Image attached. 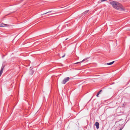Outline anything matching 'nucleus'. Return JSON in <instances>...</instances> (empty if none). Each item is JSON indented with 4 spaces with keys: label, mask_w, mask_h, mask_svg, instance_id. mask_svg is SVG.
I'll return each mask as SVG.
<instances>
[{
    "label": "nucleus",
    "mask_w": 130,
    "mask_h": 130,
    "mask_svg": "<svg viewBox=\"0 0 130 130\" xmlns=\"http://www.w3.org/2000/svg\"><path fill=\"white\" fill-rule=\"evenodd\" d=\"M109 4L115 9L120 11H125V9L120 3L116 1H111Z\"/></svg>",
    "instance_id": "f257e3e1"
},
{
    "label": "nucleus",
    "mask_w": 130,
    "mask_h": 130,
    "mask_svg": "<svg viewBox=\"0 0 130 130\" xmlns=\"http://www.w3.org/2000/svg\"><path fill=\"white\" fill-rule=\"evenodd\" d=\"M70 79V78L69 77L65 78L62 82V84H65Z\"/></svg>",
    "instance_id": "f03ea898"
},
{
    "label": "nucleus",
    "mask_w": 130,
    "mask_h": 130,
    "mask_svg": "<svg viewBox=\"0 0 130 130\" xmlns=\"http://www.w3.org/2000/svg\"><path fill=\"white\" fill-rule=\"evenodd\" d=\"M99 124L98 122H95V125L96 126V128L97 129H98L99 128Z\"/></svg>",
    "instance_id": "7ed1b4c3"
},
{
    "label": "nucleus",
    "mask_w": 130,
    "mask_h": 130,
    "mask_svg": "<svg viewBox=\"0 0 130 130\" xmlns=\"http://www.w3.org/2000/svg\"><path fill=\"white\" fill-rule=\"evenodd\" d=\"M89 58H85V59H84L83 60H82V61L80 62H77L76 63H74V64H77V63H80V62H83L84 61H86V60L87 59Z\"/></svg>",
    "instance_id": "20e7f679"
},
{
    "label": "nucleus",
    "mask_w": 130,
    "mask_h": 130,
    "mask_svg": "<svg viewBox=\"0 0 130 130\" xmlns=\"http://www.w3.org/2000/svg\"><path fill=\"white\" fill-rule=\"evenodd\" d=\"M5 25H6L3 24L2 23H0V27H4L5 26Z\"/></svg>",
    "instance_id": "39448f33"
},
{
    "label": "nucleus",
    "mask_w": 130,
    "mask_h": 130,
    "mask_svg": "<svg viewBox=\"0 0 130 130\" xmlns=\"http://www.w3.org/2000/svg\"><path fill=\"white\" fill-rule=\"evenodd\" d=\"M114 62V61H113L111 62L107 63V64L108 65H110L113 64Z\"/></svg>",
    "instance_id": "423d86ee"
},
{
    "label": "nucleus",
    "mask_w": 130,
    "mask_h": 130,
    "mask_svg": "<svg viewBox=\"0 0 130 130\" xmlns=\"http://www.w3.org/2000/svg\"><path fill=\"white\" fill-rule=\"evenodd\" d=\"M4 70V69H1V70L0 71V74L1 75L3 72Z\"/></svg>",
    "instance_id": "0eeeda50"
},
{
    "label": "nucleus",
    "mask_w": 130,
    "mask_h": 130,
    "mask_svg": "<svg viewBox=\"0 0 130 130\" xmlns=\"http://www.w3.org/2000/svg\"><path fill=\"white\" fill-rule=\"evenodd\" d=\"M5 66V65H2V67L1 68V69H4Z\"/></svg>",
    "instance_id": "6e6552de"
},
{
    "label": "nucleus",
    "mask_w": 130,
    "mask_h": 130,
    "mask_svg": "<svg viewBox=\"0 0 130 130\" xmlns=\"http://www.w3.org/2000/svg\"><path fill=\"white\" fill-rule=\"evenodd\" d=\"M88 11H89V10L86 11H85V12H84V13H85V14H86V13H87V12H88Z\"/></svg>",
    "instance_id": "1a4fd4ad"
},
{
    "label": "nucleus",
    "mask_w": 130,
    "mask_h": 130,
    "mask_svg": "<svg viewBox=\"0 0 130 130\" xmlns=\"http://www.w3.org/2000/svg\"><path fill=\"white\" fill-rule=\"evenodd\" d=\"M102 91V90H101L98 92V93H99V94H100V93Z\"/></svg>",
    "instance_id": "9d476101"
},
{
    "label": "nucleus",
    "mask_w": 130,
    "mask_h": 130,
    "mask_svg": "<svg viewBox=\"0 0 130 130\" xmlns=\"http://www.w3.org/2000/svg\"><path fill=\"white\" fill-rule=\"evenodd\" d=\"M47 12L46 13H43V14H41V15H44V14H46V13H48V12Z\"/></svg>",
    "instance_id": "9b49d317"
},
{
    "label": "nucleus",
    "mask_w": 130,
    "mask_h": 130,
    "mask_svg": "<svg viewBox=\"0 0 130 130\" xmlns=\"http://www.w3.org/2000/svg\"><path fill=\"white\" fill-rule=\"evenodd\" d=\"M107 1V0H101V2H104L105 1Z\"/></svg>",
    "instance_id": "f8f14e48"
},
{
    "label": "nucleus",
    "mask_w": 130,
    "mask_h": 130,
    "mask_svg": "<svg viewBox=\"0 0 130 130\" xmlns=\"http://www.w3.org/2000/svg\"><path fill=\"white\" fill-rule=\"evenodd\" d=\"M99 93H97V95H96V96H97V97H98V95H99Z\"/></svg>",
    "instance_id": "ddd939ff"
},
{
    "label": "nucleus",
    "mask_w": 130,
    "mask_h": 130,
    "mask_svg": "<svg viewBox=\"0 0 130 130\" xmlns=\"http://www.w3.org/2000/svg\"><path fill=\"white\" fill-rule=\"evenodd\" d=\"M9 13V14H7V15H6V16H7V15H9L10 14H11V13Z\"/></svg>",
    "instance_id": "4468645a"
},
{
    "label": "nucleus",
    "mask_w": 130,
    "mask_h": 130,
    "mask_svg": "<svg viewBox=\"0 0 130 130\" xmlns=\"http://www.w3.org/2000/svg\"><path fill=\"white\" fill-rule=\"evenodd\" d=\"M65 55H63V56H62L61 57H62L63 58V57H64V56H65Z\"/></svg>",
    "instance_id": "2eb2a0df"
},
{
    "label": "nucleus",
    "mask_w": 130,
    "mask_h": 130,
    "mask_svg": "<svg viewBox=\"0 0 130 130\" xmlns=\"http://www.w3.org/2000/svg\"><path fill=\"white\" fill-rule=\"evenodd\" d=\"M122 129L121 128H120V129L118 130H121Z\"/></svg>",
    "instance_id": "dca6fc26"
},
{
    "label": "nucleus",
    "mask_w": 130,
    "mask_h": 130,
    "mask_svg": "<svg viewBox=\"0 0 130 130\" xmlns=\"http://www.w3.org/2000/svg\"><path fill=\"white\" fill-rule=\"evenodd\" d=\"M30 69H31V67H30Z\"/></svg>",
    "instance_id": "f3484780"
}]
</instances>
